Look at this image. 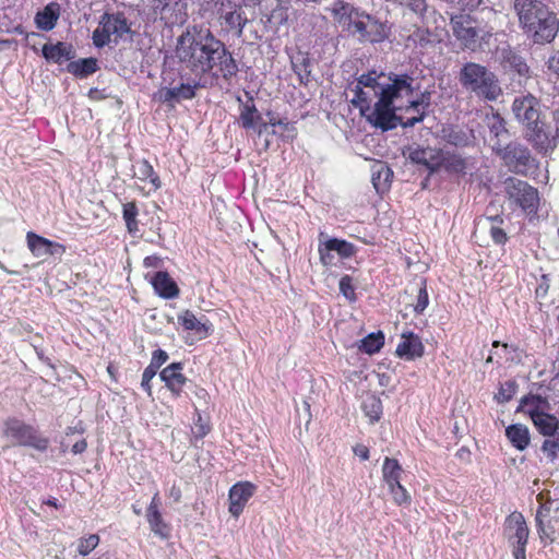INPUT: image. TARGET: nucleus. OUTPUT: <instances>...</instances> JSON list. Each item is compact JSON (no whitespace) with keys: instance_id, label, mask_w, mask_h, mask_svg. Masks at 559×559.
<instances>
[{"instance_id":"obj_30","label":"nucleus","mask_w":559,"mask_h":559,"mask_svg":"<svg viewBox=\"0 0 559 559\" xmlns=\"http://www.w3.org/2000/svg\"><path fill=\"white\" fill-rule=\"evenodd\" d=\"M506 436L511 444L519 451L525 450L530 444V431L525 425L513 424L506 429Z\"/></svg>"},{"instance_id":"obj_48","label":"nucleus","mask_w":559,"mask_h":559,"mask_svg":"<svg viewBox=\"0 0 559 559\" xmlns=\"http://www.w3.org/2000/svg\"><path fill=\"white\" fill-rule=\"evenodd\" d=\"M429 297L426 289L425 282L421 283V286L418 289L417 301L414 306V310L416 313H423L425 309L428 307Z\"/></svg>"},{"instance_id":"obj_49","label":"nucleus","mask_w":559,"mask_h":559,"mask_svg":"<svg viewBox=\"0 0 559 559\" xmlns=\"http://www.w3.org/2000/svg\"><path fill=\"white\" fill-rule=\"evenodd\" d=\"M340 292L346 299L350 301L356 299L352 278L348 275H345L340 280Z\"/></svg>"},{"instance_id":"obj_40","label":"nucleus","mask_w":559,"mask_h":559,"mask_svg":"<svg viewBox=\"0 0 559 559\" xmlns=\"http://www.w3.org/2000/svg\"><path fill=\"white\" fill-rule=\"evenodd\" d=\"M467 162L459 154H444L441 166H443L448 171L455 174H464L466 169Z\"/></svg>"},{"instance_id":"obj_27","label":"nucleus","mask_w":559,"mask_h":559,"mask_svg":"<svg viewBox=\"0 0 559 559\" xmlns=\"http://www.w3.org/2000/svg\"><path fill=\"white\" fill-rule=\"evenodd\" d=\"M151 283L155 292L165 299H171L179 295L177 284L166 272H156L151 280Z\"/></svg>"},{"instance_id":"obj_56","label":"nucleus","mask_w":559,"mask_h":559,"mask_svg":"<svg viewBox=\"0 0 559 559\" xmlns=\"http://www.w3.org/2000/svg\"><path fill=\"white\" fill-rule=\"evenodd\" d=\"M332 11L336 15H348L349 19L352 20L354 9L347 3L338 2L335 3Z\"/></svg>"},{"instance_id":"obj_47","label":"nucleus","mask_w":559,"mask_h":559,"mask_svg":"<svg viewBox=\"0 0 559 559\" xmlns=\"http://www.w3.org/2000/svg\"><path fill=\"white\" fill-rule=\"evenodd\" d=\"M516 392V384L514 381H507L501 386L497 394L499 402L510 401Z\"/></svg>"},{"instance_id":"obj_62","label":"nucleus","mask_w":559,"mask_h":559,"mask_svg":"<svg viewBox=\"0 0 559 559\" xmlns=\"http://www.w3.org/2000/svg\"><path fill=\"white\" fill-rule=\"evenodd\" d=\"M525 547L526 545L514 544V559H525Z\"/></svg>"},{"instance_id":"obj_32","label":"nucleus","mask_w":559,"mask_h":559,"mask_svg":"<svg viewBox=\"0 0 559 559\" xmlns=\"http://www.w3.org/2000/svg\"><path fill=\"white\" fill-rule=\"evenodd\" d=\"M133 176L141 181L148 180L154 190L160 187L159 177L155 174L153 166L146 159L135 162L133 165Z\"/></svg>"},{"instance_id":"obj_57","label":"nucleus","mask_w":559,"mask_h":559,"mask_svg":"<svg viewBox=\"0 0 559 559\" xmlns=\"http://www.w3.org/2000/svg\"><path fill=\"white\" fill-rule=\"evenodd\" d=\"M548 69L559 79V50L549 58Z\"/></svg>"},{"instance_id":"obj_17","label":"nucleus","mask_w":559,"mask_h":559,"mask_svg":"<svg viewBox=\"0 0 559 559\" xmlns=\"http://www.w3.org/2000/svg\"><path fill=\"white\" fill-rule=\"evenodd\" d=\"M26 239L29 250L37 258L55 255L64 251V248L61 245L38 236L32 231L27 233Z\"/></svg>"},{"instance_id":"obj_60","label":"nucleus","mask_w":559,"mask_h":559,"mask_svg":"<svg viewBox=\"0 0 559 559\" xmlns=\"http://www.w3.org/2000/svg\"><path fill=\"white\" fill-rule=\"evenodd\" d=\"M483 0H460L457 8L460 9H475L481 4Z\"/></svg>"},{"instance_id":"obj_26","label":"nucleus","mask_w":559,"mask_h":559,"mask_svg":"<svg viewBox=\"0 0 559 559\" xmlns=\"http://www.w3.org/2000/svg\"><path fill=\"white\" fill-rule=\"evenodd\" d=\"M530 416L534 426L543 436L551 435L559 430V420L554 415L536 408L530 411Z\"/></svg>"},{"instance_id":"obj_34","label":"nucleus","mask_w":559,"mask_h":559,"mask_svg":"<svg viewBox=\"0 0 559 559\" xmlns=\"http://www.w3.org/2000/svg\"><path fill=\"white\" fill-rule=\"evenodd\" d=\"M480 223L485 227H488L489 234L497 245H503L507 241V234L500 227V225L503 223V218L500 215L485 217L480 221Z\"/></svg>"},{"instance_id":"obj_52","label":"nucleus","mask_w":559,"mask_h":559,"mask_svg":"<svg viewBox=\"0 0 559 559\" xmlns=\"http://www.w3.org/2000/svg\"><path fill=\"white\" fill-rule=\"evenodd\" d=\"M168 359V354L163 349H156L153 355L148 367L154 370H158L162 365H164Z\"/></svg>"},{"instance_id":"obj_38","label":"nucleus","mask_w":559,"mask_h":559,"mask_svg":"<svg viewBox=\"0 0 559 559\" xmlns=\"http://www.w3.org/2000/svg\"><path fill=\"white\" fill-rule=\"evenodd\" d=\"M138 214L139 210L134 202H128L123 204L122 217L124 219L128 231L133 235L139 231V222L136 219Z\"/></svg>"},{"instance_id":"obj_53","label":"nucleus","mask_w":559,"mask_h":559,"mask_svg":"<svg viewBox=\"0 0 559 559\" xmlns=\"http://www.w3.org/2000/svg\"><path fill=\"white\" fill-rule=\"evenodd\" d=\"M156 373L157 371L148 366L144 369L142 373L141 386L148 393V395H151L152 393L151 381Z\"/></svg>"},{"instance_id":"obj_11","label":"nucleus","mask_w":559,"mask_h":559,"mask_svg":"<svg viewBox=\"0 0 559 559\" xmlns=\"http://www.w3.org/2000/svg\"><path fill=\"white\" fill-rule=\"evenodd\" d=\"M430 106V93L424 92L419 97L414 96V87L409 96L404 97V106L401 109H396V122L405 127H414L416 123L421 122L426 117V111Z\"/></svg>"},{"instance_id":"obj_24","label":"nucleus","mask_w":559,"mask_h":559,"mask_svg":"<svg viewBox=\"0 0 559 559\" xmlns=\"http://www.w3.org/2000/svg\"><path fill=\"white\" fill-rule=\"evenodd\" d=\"M41 51L45 59L53 63H62L74 57L72 46L63 41H58L57 44H45Z\"/></svg>"},{"instance_id":"obj_14","label":"nucleus","mask_w":559,"mask_h":559,"mask_svg":"<svg viewBox=\"0 0 559 559\" xmlns=\"http://www.w3.org/2000/svg\"><path fill=\"white\" fill-rule=\"evenodd\" d=\"M255 486L249 481H239L229 489V512L238 518L250 498L255 492Z\"/></svg>"},{"instance_id":"obj_25","label":"nucleus","mask_w":559,"mask_h":559,"mask_svg":"<svg viewBox=\"0 0 559 559\" xmlns=\"http://www.w3.org/2000/svg\"><path fill=\"white\" fill-rule=\"evenodd\" d=\"M537 500L540 506L536 512L535 521L537 525V532L542 540H551V535L554 534V530L550 526L548 518L550 516L551 506L550 502H543V493L537 496Z\"/></svg>"},{"instance_id":"obj_43","label":"nucleus","mask_w":559,"mask_h":559,"mask_svg":"<svg viewBox=\"0 0 559 559\" xmlns=\"http://www.w3.org/2000/svg\"><path fill=\"white\" fill-rule=\"evenodd\" d=\"M384 337L382 333H371L360 341L359 349L369 355L380 350L383 346Z\"/></svg>"},{"instance_id":"obj_23","label":"nucleus","mask_w":559,"mask_h":559,"mask_svg":"<svg viewBox=\"0 0 559 559\" xmlns=\"http://www.w3.org/2000/svg\"><path fill=\"white\" fill-rule=\"evenodd\" d=\"M61 13L60 4L57 2H49L43 10L38 11L35 15V25L38 29L49 32L51 31Z\"/></svg>"},{"instance_id":"obj_36","label":"nucleus","mask_w":559,"mask_h":559,"mask_svg":"<svg viewBox=\"0 0 559 559\" xmlns=\"http://www.w3.org/2000/svg\"><path fill=\"white\" fill-rule=\"evenodd\" d=\"M97 70V62L93 58L81 59L68 64V71L76 76L85 78Z\"/></svg>"},{"instance_id":"obj_61","label":"nucleus","mask_w":559,"mask_h":559,"mask_svg":"<svg viewBox=\"0 0 559 559\" xmlns=\"http://www.w3.org/2000/svg\"><path fill=\"white\" fill-rule=\"evenodd\" d=\"M86 447H87L86 441L84 439H82L72 445L71 451L73 454H81L86 450Z\"/></svg>"},{"instance_id":"obj_28","label":"nucleus","mask_w":559,"mask_h":559,"mask_svg":"<svg viewBox=\"0 0 559 559\" xmlns=\"http://www.w3.org/2000/svg\"><path fill=\"white\" fill-rule=\"evenodd\" d=\"M197 84H181L171 88H163L158 92V98L164 103L180 102L181 99H191L195 95Z\"/></svg>"},{"instance_id":"obj_19","label":"nucleus","mask_w":559,"mask_h":559,"mask_svg":"<svg viewBox=\"0 0 559 559\" xmlns=\"http://www.w3.org/2000/svg\"><path fill=\"white\" fill-rule=\"evenodd\" d=\"M159 378L175 396L180 395L183 385L188 381L182 373V365L180 362H174L165 367L159 372Z\"/></svg>"},{"instance_id":"obj_10","label":"nucleus","mask_w":559,"mask_h":559,"mask_svg":"<svg viewBox=\"0 0 559 559\" xmlns=\"http://www.w3.org/2000/svg\"><path fill=\"white\" fill-rule=\"evenodd\" d=\"M451 26L454 36L461 44L468 49L474 50L479 39L487 40L491 33L483 28H478L471 16L465 14H459L451 17Z\"/></svg>"},{"instance_id":"obj_9","label":"nucleus","mask_w":559,"mask_h":559,"mask_svg":"<svg viewBox=\"0 0 559 559\" xmlns=\"http://www.w3.org/2000/svg\"><path fill=\"white\" fill-rule=\"evenodd\" d=\"M130 24L121 13L104 14L99 26L93 32V43L96 47H104L112 40L117 41L130 33Z\"/></svg>"},{"instance_id":"obj_7","label":"nucleus","mask_w":559,"mask_h":559,"mask_svg":"<svg viewBox=\"0 0 559 559\" xmlns=\"http://www.w3.org/2000/svg\"><path fill=\"white\" fill-rule=\"evenodd\" d=\"M3 436L12 445L31 447L40 452L46 451L49 444V440L39 435L34 427L15 418L4 423Z\"/></svg>"},{"instance_id":"obj_2","label":"nucleus","mask_w":559,"mask_h":559,"mask_svg":"<svg viewBox=\"0 0 559 559\" xmlns=\"http://www.w3.org/2000/svg\"><path fill=\"white\" fill-rule=\"evenodd\" d=\"M179 61L195 75L209 73L215 66L224 44L209 28L189 27L177 40Z\"/></svg>"},{"instance_id":"obj_58","label":"nucleus","mask_w":559,"mask_h":559,"mask_svg":"<svg viewBox=\"0 0 559 559\" xmlns=\"http://www.w3.org/2000/svg\"><path fill=\"white\" fill-rule=\"evenodd\" d=\"M277 128L281 130L282 135H285L286 133L287 138H294L295 128L290 122L282 120V124H278Z\"/></svg>"},{"instance_id":"obj_55","label":"nucleus","mask_w":559,"mask_h":559,"mask_svg":"<svg viewBox=\"0 0 559 559\" xmlns=\"http://www.w3.org/2000/svg\"><path fill=\"white\" fill-rule=\"evenodd\" d=\"M318 251L320 254V260L324 265L334 264V255L332 254L333 251L326 248L325 241L319 245Z\"/></svg>"},{"instance_id":"obj_8","label":"nucleus","mask_w":559,"mask_h":559,"mask_svg":"<svg viewBox=\"0 0 559 559\" xmlns=\"http://www.w3.org/2000/svg\"><path fill=\"white\" fill-rule=\"evenodd\" d=\"M504 191L508 200L520 206L527 214H535L538 209L539 197L538 191L527 182L508 178L504 181Z\"/></svg>"},{"instance_id":"obj_5","label":"nucleus","mask_w":559,"mask_h":559,"mask_svg":"<svg viewBox=\"0 0 559 559\" xmlns=\"http://www.w3.org/2000/svg\"><path fill=\"white\" fill-rule=\"evenodd\" d=\"M514 118L527 130L528 138L536 144H544L548 136L540 120L539 100L532 94L516 96L512 103Z\"/></svg>"},{"instance_id":"obj_44","label":"nucleus","mask_w":559,"mask_h":559,"mask_svg":"<svg viewBox=\"0 0 559 559\" xmlns=\"http://www.w3.org/2000/svg\"><path fill=\"white\" fill-rule=\"evenodd\" d=\"M542 444V451L550 461H555L559 452V430L546 436Z\"/></svg>"},{"instance_id":"obj_31","label":"nucleus","mask_w":559,"mask_h":559,"mask_svg":"<svg viewBox=\"0 0 559 559\" xmlns=\"http://www.w3.org/2000/svg\"><path fill=\"white\" fill-rule=\"evenodd\" d=\"M485 122L487 128L489 129L490 135H492L497 140L492 144V147L496 151L497 148L500 147L501 139H504L508 134L506 121L498 112H492L486 116Z\"/></svg>"},{"instance_id":"obj_3","label":"nucleus","mask_w":559,"mask_h":559,"mask_svg":"<svg viewBox=\"0 0 559 559\" xmlns=\"http://www.w3.org/2000/svg\"><path fill=\"white\" fill-rule=\"evenodd\" d=\"M513 10L519 24L535 44L550 43L555 39L559 22L557 15L538 0H514Z\"/></svg>"},{"instance_id":"obj_12","label":"nucleus","mask_w":559,"mask_h":559,"mask_svg":"<svg viewBox=\"0 0 559 559\" xmlns=\"http://www.w3.org/2000/svg\"><path fill=\"white\" fill-rule=\"evenodd\" d=\"M496 152L509 170L515 174H525L532 162L528 150L518 143H510Z\"/></svg>"},{"instance_id":"obj_1","label":"nucleus","mask_w":559,"mask_h":559,"mask_svg":"<svg viewBox=\"0 0 559 559\" xmlns=\"http://www.w3.org/2000/svg\"><path fill=\"white\" fill-rule=\"evenodd\" d=\"M413 78L406 74L386 78L369 72L361 74L350 87L354 97L350 103L359 108L366 120L383 131L396 127V109L404 106V97L412 92Z\"/></svg>"},{"instance_id":"obj_18","label":"nucleus","mask_w":559,"mask_h":559,"mask_svg":"<svg viewBox=\"0 0 559 559\" xmlns=\"http://www.w3.org/2000/svg\"><path fill=\"white\" fill-rule=\"evenodd\" d=\"M178 322L185 330L194 332L200 340L207 337L213 330L211 322L204 316L197 318L190 310L180 313Z\"/></svg>"},{"instance_id":"obj_64","label":"nucleus","mask_w":559,"mask_h":559,"mask_svg":"<svg viewBox=\"0 0 559 559\" xmlns=\"http://www.w3.org/2000/svg\"><path fill=\"white\" fill-rule=\"evenodd\" d=\"M554 119H555V123H556V132H555V135L552 138L555 144L559 143V111H556L554 114Z\"/></svg>"},{"instance_id":"obj_42","label":"nucleus","mask_w":559,"mask_h":559,"mask_svg":"<svg viewBox=\"0 0 559 559\" xmlns=\"http://www.w3.org/2000/svg\"><path fill=\"white\" fill-rule=\"evenodd\" d=\"M261 119L254 105L246 104L240 111V122L245 129H254Z\"/></svg>"},{"instance_id":"obj_20","label":"nucleus","mask_w":559,"mask_h":559,"mask_svg":"<svg viewBox=\"0 0 559 559\" xmlns=\"http://www.w3.org/2000/svg\"><path fill=\"white\" fill-rule=\"evenodd\" d=\"M506 532L513 544L526 545L528 539V527L521 513L514 512L507 518Z\"/></svg>"},{"instance_id":"obj_59","label":"nucleus","mask_w":559,"mask_h":559,"mask_svg":"<svg viewBox=\"0 0 559 559\" xmlns=\"http://www.w3.org/2000/svg\"><path fill=\"white\" fill-rule=\"evenodd\" d=\"M353 450L355 455H357L360 460L366 461L369 459V450L366 445L357 444Z\"/></svg>"},{"instance_id":"obj_39","label":"nucleus","mask_w":559,"mask_h":559,"mask_svg":"<svg viewBox=\"0 0 559 559\" xmlns=\"http://www.w3.org/2000/svg\"><path fill=\"white\" fill-rule=\"evenodd\" d=\"M362 409L372 423L379 420L382 414V404L380 399L373 394H368L362 401Z\"/></svg>"},{"instance_id":"obj_50","label":"nucleus","mask_w":559,"mask_h":559,"mask_svg":"<svg viewBox=\"0 0 559 559\" xmlns=\"http://www.w3.org/2000/svg\"><path fill=\"white\" fill-rule=\"evenodd\" d=\"M445 139L450 144L455 146H463L467 143V136L463 131L450 130L445 134Z\"/></svg>"},{"instance_id":"obj_33","label":"nucleus","mask_w":559,"mask_h":559,"mask_svg":"<svg viewBox=\"0 0 559 559\" xmlns=\"http://www.w3.org/2000/svg\"><path fill=\"white\" fill-rule=\"evenodd\" d=\"M403 468L395 459L385 457L382 466V478L388 486L401 483Z\"/></svg>"},{"instance_id":"obj_29","label":"nucleus","mask_w":559,"mask_h":559,"mask_svg":"<svg viewBox=\"0 0 559 559\" xmlns=\"http://www.w3.org/2000/svg\"><path fill=\"white\" fill-rule=\"evenodd\" d=\"M393 171L383 162H377L371 167V180L378 192H384L389 189Z\"/></svg>"},{"instance_id":"obj_13","label":"nucleus","mask_w":559,"mask_h":559,"mask_svg":"<svg viewBox=\"0 0 559 559\" xmlns=\"http://www.w3.org/2000/svg\"><path fill=\"white\" fill-rule=\"evenodd\" d=\"M153 11L169 24H180L187 17V0H151Z\"/></svg>"},{"instance_id":"obj_6","label":"nucleus","mask_w":559,"mask_h":559,"mask_svg":"<svg viewBox=\"0 0 559 559\" xmlns=\"http://www.w3.org/2000/svg\"><path fill=\"white\" fill-rule=\"evenodd\" d=\"M242 5H246L242 0H211L202 5V11L215 15L223 29L241 37L248 23Z\"/></svg>"},{"instance_id":"obj_51","label":"nucleus","mask_w":559,"mask_h":559,"mask_svg":"<svg viewBox=\"0 0 559 559\" xmlns=\"http://www.w3.org/2000/svg\"><path fill=\"white\" fill-rule=\"evenodd\" d=\"M209 431H210L209 425H206L205 423L202 421V417L199 414L198 419L194 423V426L192 428V433H193L194 439L201 440L209 433Z\"/></svg>"},{"instance_id":"obj_45","label":"nucleus","mask_w":559,"mask_h":559,"mask_svg":"<svg viewBox=\"0 0 559 559\" xmlns=\"http://www.w3.org/2000/svg\"><path fill=\"white\" fill-rule=\"evenodd\" d=\"M98 535L91 534L87 537H83L78 540L76 551L81 556H87L98 546Z\"/></svg>"},{"instance_id":"obj_46","label":"nucleus","mask_w":559,"mask_h":559,"mask_svg":"<svg viewBox=\"0 0 559 559\" xmlns=\"http://www.w3.org/2000/svg\"><path fill=\"white\" fill-rule=\"evenodd\" d=\"M389 490L393 497V500L396 504L403 506V504H409L411 503V495L408 491L401 485V483H397V485L388 486Z\"/></svg>"},{"instance_id":"obj_41","label":"nucleus","mask_w":559,"mask_h":559,"mask_svg":"<svg viewBox=\"0 0 559 559\" xmlns=\"http://www.w3.org/2000/svg\"><path fill=\"white\" fill-rule=\"evenodd\" d=\"M325 243L329 250L336 252L341 258H350L355 253L354 245L346 240L331 238L325 240Z\"/></svg>"},{"instance_id":"obj_35","label":"nucleus","mask_w":559,"mask_h":559,"mask_svg":"<svg viewBox=\"0 0 559 559\" xmlns=\"http://www.w3.org/2000/svg\"><path fill=\"white\" fill-rule=\"evenodd\" d=\"M224 79H229L236 75L238 71L237 63L231 53L224 47V53H219L216 59V66Z\"/></svg>"},{"instance_id":"obj_21","label":"nucleus","mask_w":559,"mask_h":559,"mask_svg":"<svg viewBox=\"0 0 559 559\" xmlns=\"http://www.w3.org/2000/svg\"><path fill=\"white\" fill-rule=\"evenodd\" d=\"M409 158L412 162L421 164L433 171L441 167L443 160V152L433 147H418L411 152Z\"/></svg>"},{"instance_id":"obj_22","label":"nucleus","mask_w":559,"mask_h":559,"mask_svg":"<svg viewBox=\"0 0 559 559\" xmlns=\"http://www.w3.org/2000/svg\"><path fill=\"white\" fill-rule=\"evenodd\" d=\"M396 354L401 358L413 360L423 356L424 345L417 335L403 333L402 341L396 347Z\"/></svg>"},{"instance_id":"obj_54","label":"nucleus","mask_w":559,"mask_h":559,"mask_svg":"<svg viewBox=\"0 0 559 559\" xmlns=\"http://www.w3.org/2000/svg\"><path fill=\"white\" fill-rule=\"evenodd\" d=\"M402 4L408 7L416 14L421 15L426 9V0H400Z\"/></svg>"},{"instance_id":"obj_15","label":"nucleus","mask_w":559,"mask_h":559,"mask_svg":"<svg viewBox=\"0 0 559 559\" xmlns=\"http://www.w3.org/2000/svg\"><path fill=\"white\" fill-rule=\"evenodd\" d=\"M362 19L350 20L349 27L354 33L360 35V38L371 43H377L385 37L384 29L369 15H361Z\"/></svg>"},{"instance_id":"obj_37","label":"nucleus","mask_w":559,"mask_h":559,"mask_svg":"<svg viewBox=\"0 0 559 559\" xmlns=\"http://www.w3.org/2000/svg\"><path fill=\"white\" fill-rule=\"evenodd\" d=\"M146 519L152 532L162 538H167L169 535V527L164 522L159 510L146 512Z\"/></svg>"},{"instance_id":"obj_16","label":"nucleus","mask_w":559,"mask_h":559,"mask_svg":"<svg viewBox=\"0 0 559 559\" xmlns=\"http://www.w3.org/2000/svg\"><path fill=\"white\" fill-rule=\"evenodd\" d=\"M496 59L504 69L515 71L520 76H527L528 67L521 56H519L508 44L499 46L495 52Z\"/></svg>"},{"instance_id":"obj_63","label":"nucleus","mask_w":559,"mask_h":559,"mask_svg":"<svg viewBox=\"0 0 559 559\" xmlns=\"http://www.w3.org/2000/svg\"><path fill=\"white\" fill-rule=\"evenodd\" d=\"M168 496L175 501L178 502L181 499V490L178 486L173 485L168 491Z\"/></svg>"},{"instance_id":"obj_4","label":"nucleus","mask_w":559,"mask_h":559,"mask_svg":"<svg viewBox=\"0 0 559 559\" xmlns=\"http://www.w3.org/2000/svg\"><path fill=\"white\" fill-rule=\"evenodd\" d=\"M459 82L466 92L486 100L493 102L502 94L497 75L480 63H464L459 72Z\"/></svg>"}]
</instances>
